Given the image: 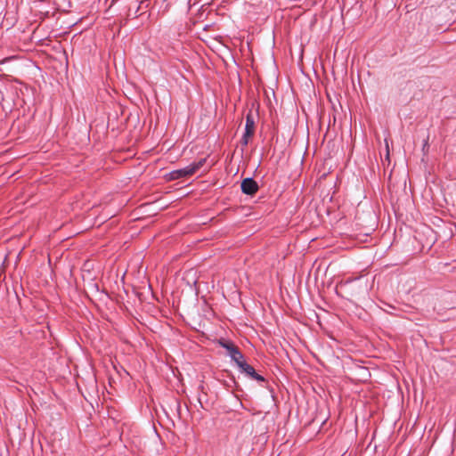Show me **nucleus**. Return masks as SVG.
Returning a JSON list of instances; mask_svg holds the SVG:
<instances>
[{"label": "nucleus", "mask_w": 456, "mask_h": 456, "mask_svg": "<svg viewBox=\"0 0 456 456\" xmlns=\"http://www.w3.org/2000/svg\"><path fill=\"white\" fill-rule=\"evenodd\" d=\"M206 163V159H200L199 161L190 164L189 166L175 169L166 175L167 181H175L184 177L191 176L199 171Z\"/></svg>", "instance_id": "f257e3e1"}, {"label": "nucleus", "mask_w": 456, "mask_h": 456, "mask_svg": "<svg viewBox=\"0 0 456 456\" xmlns=\"http://www.w3.org/2000/svg\"><path fill=\"white\" fill-rule=\"evenodd\" d=\"M218 343L222 347L227 350L228 355L231 357L232 361L236 363L237 366H239L240 363L245 360V357L240 352V348L232 342L221 339Z\"/></svg>", "instance_id": "f03ea898"}, {"label": "nucleus", "mask_w": 456, "mask_h": 456, "mask_svg": "<svg viewBox=\"0 0 456 456\" xmlns=\"http://www.w3.org/2000/svg\"><path fill=\"white\" fill-rule=\"evenodd\" d=\"M238 367L240 368L241 372L245 373L251 379L256 380L258 382L265 381V378L262 375L258 374L253 368V366L248 364L245 360L241 363H240Z\"/></svg>", "instance_id": "7ed1b4c3"}, {"label": "nucleus", "mask_w": 456, "mask_h": 456, "mask_svg": "<svg viewBox=\"0 0 456 456\" xmlns=\"http://www.w3.org/2000/svg\"><path fill=\"white\" fill-rule=\"evenodd\" d=\"M240 188L243 193L250 196L256 194L259 190L257 183L251 177L243 179Z\"/></svg>", "instance_id": "20e7f679"}, {"label": "nucleus", "mask_w": 456, "mask_h": 456, "mask_svg": "<svg viewBox=\"0 0 456 456\" xmlns=\"http://www.w3.org/2000/svg\"><path fill=\"white\" fill-rule=\"evenodd\" d=\"M245 131L247 132V135L249 134V133L255 134V120L251 111H249L246 117Z\"/></svg>", "instance_id": "39448f33"}, {"label": "nucleus", "mask_w": 456, "mask_h": 456, "mask_svg": "<svg viewBox=\"0 0 456 456\" xmlns=\"http://www.w3.org/2000/svg\"><path fill=\"white\" fill-rule=\"evenodd\" d=\"M150 4H151V0H142L138 5L136 12L139 11H143L144 9L148 8Z\"/></svg>", "instance_id": "423d86ee"}, {"label": "nucleus", "mask_w": 456, "mask_h": 456, "mask_svg": "<svg viewBox=\"0 0 456 456\" xmlns=\"http://www.w3.org/2000/svg\"><path fill=\"white\" fill-rule=\"evenodd\" d=\"M253 135H254V134H251V133H249V134L247 135V132L245 131L241 137V140H240L241 144H243L244 146H247L248 143V139L250 137H252Z\"/></svg>", "instance_id": "0eeeda50"}, {"label": "nucleus", "mask_w": 456, "mask_h": 456, "mask_svg": "<svg viewBox=\"0 0 456 456\" xmlns=\"http://www.w3.org/2000/svg\"><path fill=\"white\" fill-rule=\"evenodd\" d=\"M428 148H429V144H428V136L427 139L424 140L423 147H422V151L425 154L428 153Z\"/></svg>", "instance_id": "6e6552de"}, {"label": "nucleus", "mask_w": 456, "mask_h": 456, "mask_svg": "<svg viewBox=\"0 0 456 456\" xmlns=\"http://www.w3.org/2000/svg\"><path fill=\"white\" fill-rule=\"evenodd\" d=\"M232 382H233L234 386H235L236 387H238V383L236 382L235 379H234V378H232Z\"/></svg>", "instance_id": "1a4fd4ad"}]
</instances>
